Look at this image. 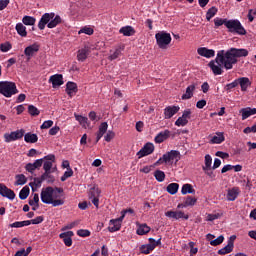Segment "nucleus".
<instances>
[{"mask_svg": "<svg viewBox=\"0 0 256 256\" xmlns=\"http://www.w3.org/2000/svg\"><path fill=\"white\" fill-rule=\"evenodd\" d=\"M249 50L245 48H230L228 50H220L217 52L216 58L209 62L208 67L214 75H223V68L226 71L233 69L237 65L238 59L247 57Z\"/></svg>", "mask_w": 256, "mask_h": 256, "instance_id": "obj_1", "label": "nucleus"}, {"mask_svg": "<svg viewBox=\"0 0 256 256\" xmlns=\"http://www.w3.org/2000/svg\"><path fill=\"white\" fill-rule=\"evenodd\" d=\"M63 193V188H53L51 186L42 189L40 199L45 205H52V207H61L65 205V199L61 198L60 195Z\"/></svg>", "mask_w": 256, "mask_h": 256, "instance_id": "obj_2", "label": "nucleus"}, {"mask_svg": "<svg viewBox=\"0 0 256 256\" xmlns=\"http://www.w3.org/2000/svg\"><path fill=\"white\" fill-rule=\"evenodd\" d=\"M62 21L63 19H61V16L55 15L54 12L44 13L38 23V29L43 31L46 25L48 29H55V27L58 26Z\"/></svg>", "mask_w": 256, "mask_h": 256, "instance_id": "obj_3", "label": "nucleus"}, {"mask_svg": "<svg viewBox=\"0 0 256 256\" xmlns=\"http://www.w3.org/2000/svg\"><path fill=\"white\" fill-rule=\"evenodd\" d=\"M181 153H179V151L177 150H171L165 154H163L162 157H160L155 163V167L159 166V165H172V163L175 161L177 163V161H179V159H181L180 157Z\"/></svg>", "mask_w": 256, "mask_h": 256, "instance_id": "obj_4", "label": "nucleus"}, {"mask_svg": "<svg viewBox=\"0 0 256 256\" xmlns=\"http://www.w3.org/2000/svg\"><path fill=\"white\" fill-rule=\"evenodd\" d=\"M17 93H19V90H17V85L15 84V82H0V94L4 97H13V95H17Z\"/></svg>", "mask_w": 256, "mask_h": 256, "instance_id": "obj_5", "label": "nucleus"}, {"mask_svg": "<svg viewBox=\"0 0 256 256\" xmlns=\"http://www.w3.org/2000/svg\"><path fill=\"white\" fill-rule=\"evenodd\" d=\"M226 28L229 33H233L234 35H247V30H245V27H243V24L239 20H228Z\"/></svg>", "mask_w": 256, "mask_h": 256, "instance_id": "obj_6", "label": "nucleus"}, {"mask_svg": "<svg viewBox=\"0 0 256 256\" xmlns=\"http://www.w3.org/2000/svg\"><path fill=\"white\" fill-rule=\"evenodd\" d=\"M155 39L160 49H167L171 44V34L164 31L156 33Z\"/></svg>", "mask_w": 256, "mask_h": 256, "instance_id": "obj_7", "label": "nucleus"}, {"mask_svg": "<svg viewBox=\"0 0 256 256\" xmlns=\"http://www.w3.org/2000/svg\"><path fill=\"white\" fill-rule=\"evenodd\" d=\"M124 219L125 212H121L120 218L110 220L108 231H110V233H115V231H119L121 229V223H123Z\"/></svg>", "mask_w": 256, "mask_h": 256, "instance_id": "obj_8", "label": "nucleus"}, {"mask_svg": "<svg viewBox=\"0 0 256 256\" xmlns=\"http://www.w3.org/2000/svg\"><path fill=\"white\" fill-rule=\"evenodd\" d=\"M23 135H25L24 130H16L11 133H5L4 139L6 143H11V141H17L18 139H23Z\"/></svg>", "mask_w": 256, "mask_h": 256, "instance_id": "obj_9", "label": "nucleus"}, {"mask_svg": "<svg viewBox=\"0 0 256 256\" xmlns=\"http://www.w3.org/2000/svg\"><path fill=\"white\" fill-rule=\"evenodd\" d=\"M153 151H155V145H153L151 142H148L137 152V157L138 159L147 157V155H151Z\"/></svg>", "mask_w": 256, "mask_h": 256, "instance_id": "obj_10", "label": "nucleus"}, {"mask_svg": "<svg viewBox=\"0 0 256 256\" xmlns=\"http://www.w3.org/2000/svg\"><path fill=\"white\" fill-rule=\"evenodd\" d=\"M189 119H191V110L186 109L184 110L182 116L176 120L175 122L176 127H185V125L189 123Z\"/></svg>", "mask_w": 256, "mask_h": 256, "instance_id": "obj_11", "label": "nucleus"}, {"mask_svg": "<svg viewBox=\"0 0 256 256\" xmlns=\"http://www.w3.org/2000/svg\"><path fill=\"white\" fill-rule=\"evenodd\" d=\"M39 44L34 43L24 49V55L27 57V61H31V57H33L36 53H39Z\"/></svg>", "mask_w": 256, "mask_h": 256, "instance_id": "obj_12", "label": "nucleus"}, {"mask_svg": "<svg viewBox=\"0 0 256 256\" xmlns=\"http://www.w3.org/2000/svg\"><path fill=\"white\" fill-rule=\"evenodd\" d=\"M165 217L175 219L176 221L179 219H189V215L185 214L183 211H167L165 212Z\"/></svg>", "mask_w": 256, "mask_h": 256, "instance_id": "obj_13", "label": "nucleus"}, {"mask_svg": "<svg viewBox=\"0 0 256 256\" xmlns=\"http://www.w3.org/2000/svg\"><path fill=\"white\" fill-rule=\"evenodd\" d=\"M0 195L2 197H6V199H10V201H13V199H15V192L9 189L4 184H0Z\"/></svg>", "mask_w": 256, "mask_h": 256, "instance_id": "obj_14", "label": "nucleus"}, {"mask_svg": "<svg viewBox=\"0 0 256 256\" xmlns=\"http://www.w3.org/2000/svg\"><path fill=\"white\" fill-rule=\"evenodd\" d=\"M89 53H91V48L89 46H84L83 48L77 51V61L83 63L89 57Z\"/></svg>", "mask_w": 256, "mask_h": 256, "instance_id": "obj_15", "label": "nucleus"}, {"mask_svg": "<svg viewBox=\"0 0 256 256\" xmlns=\"http://www.w3.org/2000/svg\"><path fill=\"white\" fill-rule=\"evenodd\" d=\"M148 241H149L148 244H144V245L140 246V252L143 255H149V253H151V251H153L155 249V239L149 238Z\"/></svg>", "mask_w": 256, "mask_h": 256, "instance_id": "obj_16", "label": "nucleus"}, {"mask_svg": "<svg viewBox=\"0 0 256 256\" xmlns=\"http://www.w3.org/2000/svg\"><path fill=\"white\" fill-rule=\"evenodd\" d=\"M44 164L43 169L45 172H51V169L53 168V163H55V155L50 154L44 157Z\"/></svg>", "mask_w": 256, "mask_h": 256, "instance_id": "obj_17", "label": "nucleus"}, {"mask_svg": "<svg viewBox=\"0 0 256 256\" xmlns=\"http://www.w3.org/2000/svg\"><path fill=\"white\" fill-rule=\"evenodd\" d=\"M73 235V231H67L59 234V237L60 239H63V243L66 245V247H71V245H73V239L71 238Z\"/></svg>", "mask_w": 256, "mask_h": 256, "instance_id": "obj_18", "label": "nucleus"}, {"mask_svg": "<svg viewBox=\"0 0 256 256\" xmlns=\"http://www.w3.org/2000/svg\"><path fill=\"white\" fill-rule=\"evenodd\" d=\"M197 53L198 55H200V57H205L206 59H211L212 57H215V50L205 47L198 48Z\"/></svg>", "mask_w": 256, "mask_h": 256, "instance_id": "obj_19", "label": "nucleus"}, {"mask_svg": "<svg viewBox=\"0 0 256 256\" xmlns=\"http://www.w3.org/2000/svg\"><path fill=\"white\" fill-rule=\"evenodd\" d=\"M179 106H168L164 109V119H171L174 115L179 113Z\"/></svg>", "mask_w": 256, "mask_h": 256, "instance_id": "obj_20", "label": "nucleus"}, {"mask_svg": "<svg viewBox=\"0 0 256 256\" xmlns=\"http://www.w3.org/2000/svg\"><path fill=\"white\" fill-rule=\"evenodd\" d=\"M169 137H171V131L164 130L155 136L154 141H155V143H158V144L163 143L164 141H167V139H169Z\"/></svg>", "mask_w": 256, "mask_h": 256, "instance_id": "obj_21", "label": "nucleus"}, {"mask_svg": "<svg viewBox=\"0 0 256 256\" xmlns=\"http://www.w3.org/2000/svg\"><path fill=\"white\" fill-rule=\"evenodd\" d=\"M239 193H241V190L239 187H233L231 189H228L226 199L227 201H235L237 197H239Z\"/></svg>", "mask_w": 256, "mask_h": 256, "instance_id": "obj_22", "label": "nucleus"}, {"mask_svg": "<svg viewBox=\"0 0 256 256\" xmlns=\"http://www.w3.org/2000/svg\"><path fill=\"white\" fill-rule=\"evenodd\" d=\"M74 117L76 121L80 123L81 127H83L84 129H91V122H89V118L78 114H74Z\"/></svg>", "mask_w": 256, "mask_h": 256, "instance_id": "obj_23", "label": "nucleus"}, {"mask_svg": "<svg viewBox=\"0 0 256 256\" xmlns=\"http://www.w3.org/2000/svg\"><path fill=\"white\" fill-rule=\"evenodd\" d=\"M237 80L238 85H240L241 91L245 92L249 87H251V80L247 77H240Z\"/></svg>", "mask_w": 256, "mask_h": 256, "instance_id": "obj_24", "label": "nucleus"}, {"mask_svg": "<svg viewBox=\"0 0 256 256\" xmlns=\"http://www.w3.org/2000/svg\"><path fill=\"white\" fill-rule=\"evenodd\" d=\"M99 195H101V190L99 188H93L90 199H92V203L96 209H99Z\"/></svg>", "mask_w": 256, "mask_h": 256, "instance_id": "obj_25", "label": "nucleus"}, {"mask_svg": "<svg viewBox=\"0 0 256 256\" xmlns=\"http://www.w3.org/2000/svg\"><path fill=\"white\" fill-rule=\"evenodd\" d=\"M49 83H52V87H61L63 85V75L55 74L52 75L49 79Z\"/></svg>", "mask_w": 256, "mask_h": 256, "instance_id": "obj_26", "label": "nucleus"}, {"mask_svg": "<svg viewBox=\"0 0 256 256\" xmlns=\"http://www.w3.org/2000/svg\"><path fill=\"white\" fill-rule=\"evenodd\" d=\"M107 129H109V124H107V122H103L100 124L99 130H98L97 136H96V143H99V141L101 140L103 135H105L107 133Z\"/></svg>", "mask_w": 256, "mask_h": 256, "instance_id": "obj_27", "label": "nucleus"}, {"mask_svg": "<svg viewBox=\"0 0 256 256\" xmlns=\"http://www.w3.org/2000/svg\"><path fill=\"white\" fill-rule=\"evenodd\" d=\"M223 141H225V135L223 132H216V134L210 139L211 145H220Z\"/></svg>", "mask_w": 256, "mask_h": 256, "instance_id": "obj_28", "label": "nucleus"}, {"mask_svg": "<svg viewBox=\"0 0 256 256\" xmlns=\"http://www.w3.org/2000/svg\"><path fill=\"white\" fill-rule=\"evenodd\" d=\"M197 85L196 84H191L186 88V92L182 95L181 99L183 101H187L188 99H191L193 97V93H195Z\"/></svg>", "mask_w": 256, "mask_h": 256, "instance_id": "obj_29", "label": "nucleus"}, {"mask_svg": "<svg viewBox=\"0 0 256 256\" xmlns=\"http://www.w3.org/2000/svg\"><path fill=\"white\" fill-rule=\"evenodd\" d=\"M240 113H242V121H245V119H249L251 115H256V108H251V107L242 108L240 110Z\"/></svg>", "mask_w": 256, "mask_h": 256, "instance_id": "obj_30", "label": "nucleus"}, {"mask_svg": "<svg viewBox=\"0 0 256 256\" xmlns=\"http://www.w3.org/2000/svg\"><path fill=\"white\" fill-rule=\"evenodd\" d=\"M77 84L75 82H67L66 84V93L69 97H73L77 94Z\"/></svg>", "mask_w": 256, "mask_h": 256, "instance_id": "obj_31", "label": "nucleus"}, {"mask_svg": "<svg viewBox=\"0 0 256 256\" xmlns=\"http://www.w3.org/2000/svg\"><path fill=\"white\" fill-rule=\"evenodd\" d=\"M119 33L124 35V37H132V35H135V28L133 26H124L120 28Z\"/></svg>", "mask_w": 256, "mask_h": 256, "instance_id": "obj_32", "label": "nucleus"}, {"mask_svg": "<svg viewBox=\"0 0 256 256\" xmlns=\"http://www.w3.org/2000/svg\"><path fill=\"white\" fill-rule=\"evenodd\" d=\"M233 240L229 239L228 244L222 249L218 250V255H227L233 251Z\"/></svg>", "mask_w": 256, "mask_h": 256, "instance_id": "obj_33", "label": "nucleus"}, {"mask_svg": "<svg viewBox=\"0 0 256 256\" xmlns=\"http://www.w3.org/2000/svg\"><path fill=\"white\" fill-rule=\"evenodd\" d=\"M24 141L26 143H37V141H39V137L37 136V134L28 132L24 135Z\"/></svg>", "mask_w": 256, "mask_h": 256, "instance_id": "obj_34", "label": "nucleus"}, {"mask_svg": "<svg viewBox=\"0 0 256 256\" xmlns=\"http://www.w3.org/2000/svg\"><path fill=\"white\" fill-rule=\"evenodd\" d=\"M15 29L20 37H27V27L23 23H17Z\"/></svg>", "mask_w": 256, "mask_h": 256, "instance_id": "obj_35", "label": "nucleus"}, {"mask_svg": "<svg viewBox=\"0 0 256 256\" xmlns=\"http://www.w3.org/2000/svg\"><path fill=\"white\" fill-rule=\"evenodd\" d=\"M31 225V221L25 220V221H20V222H14L9 225L11 228L19 229L21 227H29Z\"/></svg>", "mask_w": 256, "mask_h": 256, "instance_id": "obj_36", "label": "nucleus"}, {"mask_svg": "<svg viewBox=\"0 0 256 256\" xmlns=\"http://www.w3.org/2000/svg\"><path fill=\"white\" fill-rule=\"evenodd\" d=\"M151 231V227H149L147 224H141L139 225L136 233L137 235H147Z\"/></svg>", "mask_w": 256, "mask_h": 256, "instance_id": "obj_37", "label": "nucleus"}, {"mask_svg": "<svg viewBox=\"0 0 256 256\" xmlns=\"http://www.w3.org/2000/svg\"><path fill=\"white\" fill-rule=\"evenodd\" d=\"M167 193L170 195H176L177 191H179L178 183H170L166 188Z\"/></svg>", "mask_w": 256, "mask_h": 256, "instance_id": "obj_38", "label": "nucleus"}, {"mask_svg": "<svg viewBox=\"0 0 256 256\" xmlns=\"http://www.w3.org/2000/svg\"><path fill=\"white\" fill-rule=\"evenodd\" d=\"M121 57V48H116L115 50H110V55L108 56L109 61H115Z\"/></svg>", "mask_w": 256, "mask_h": 256, "instance_id": "obj_39", "label": "nucleus"}, {"mask_svg": "<svg viewBox=\"0 0 256 256\" xmlns=\"http://www.w3.org/2000/svg\"><path fill=\"white\" fill-rule=\"evenodd\" d=\"M15 183L14 185L19 186V185H25L27 183V177L24 174H18L15 176Z\"/></svg>", "mask_w": 256, "mask_h": 256, "instance_id": "obj_40", "label": "nucleus"}, {"mask_svg": "<svg viewBox=\"0 0 256 256\" xmlns=\"http://www.w3.org/2000/svg\"><path fill=\"white\" fill-rule=\"evenodd\" d=\"M182 195H187V193L195 194V189L191 184H184L181 189Z\"/></svg>", "mask_w": 256, "mask_h": 256, "instance_id": "obj_41", "label": "nucleus"}, {"mask_svg": "<svg viewBox=\"0 0 256 256\" xmlns=\"http://www.w3.org/2000/svg\"><path fill=\"white\" fill-rule=\"evenodd\" d=\"M211 165H213V158L211 155L206 154L204 157V166H202V169H211Z\"/></svg>", "mask_w": 256, "mask_h": 256, "instance_id": "obj_42", "label": "nucleus"}, {"mask_svg": "<svg viewBox=\"0 0 256 256\" xmlns=\"http://www.w3.org/2000/svg\"><path fill=\"white\" fill-rule=\"evenodd\" d=\"M37 19H35V17H32V16H24L22 18V23H24L25 25H28V26H33L35 25Z\"/></svg>", "mask_w": 256, "mask_h": 256, "instance_id": "obj_43", "label": "nucleus"}, {"mask_svg": "<svg viewBox=\"0 0 256 256\" xmlns=\"http://www.w3.org/2000/svg\"><path fill=\"white\" fill-rule=\"evenodd\" d=\"M217 11H218V9H217V7H215V6H212L210 9H208V11H207V13H206V19H207V21H211V19H213V17H214L215 15H217Z\"/></svg>", "mask_w": 256, "mask_h": 256, "instance_id": "obj_44", "label": "nucleus"}, {"mask_svg": "<svg viewBox=\"0 0 256 256\" xmlns=\"http://www.w3.org/2000/svg\"><path fill=\"white\" fill-rule=\"evenodd\" d=\"M154 177L156 181H158V183H163V181H165V172L161 170H156L154 172Z\"/></svg>", "mask_w": 256, "mask_h": 256, "instance_id": "obj_45", "label": "nucleus"}, {"mask_svg": "<svg viewBox=\"0 0 256 256\" xmlns=\"http://www.w3.org/2000/svg\"><path fill=\"white\" fill-rule=\"evenodd\" d=\"M29 193H30L29 186H24V187L21 189L20 193H19L20 199H22V201L25 200V199H27V198L29 197Z\"/></svg>", "mask_w": 256, "mask_h": 256, "instance_id": "obj_46", "label": "nucleus"}, {"mask_svg": "<svg viewBox=\"0 0 256 256\" xmlns=\"http://www.w3.org/2000/svg\"><path fill=\"white\" fill-rule=\"evenodd\" d=\"M42 181H47V183H54L55 177L51 175V172H45L42 174Z\"/></svg>", "mask_w": 256, "mask_h": 256, "instance_id": "obj_47", "label": "nucleus"}, {"mask_svg": "<svg viewBox=\"0 0 256 256\" xmlns=\"http://www.w3.org/2000/svg\"><path fill=\"white\" fill-rule=\"evenodd\" d=\"M28 113L29 115H31V117H37L39 113H41V111H39V109H37V107H35L34 105H29Z\"/></svg>", "mask_w": 256, "mask_h": 256, "instance_id": "obj_48", "label": "nucleus"}, {"mask_svg": "<svg viewBox=\"0 0 256 256\" xmlns=\"http://www.w3.org/2000/svg\"><path fill=\"white\" fill-rule=\"evenodd\" d=\"M82 33H84L85 35H93V33H95V30H93V28L91 27L85 26L78 31V35H81Z\"/></svg>", "mask_w": 256, "mask_h": 256, "instance_id": "obj_49", "label": "nucleus"}, {"mask_svg": "<svg viewBox=\"0 0 256 256\" xmlns=\"http://www.w3.org/2000/svg\"><path fill=\"white\" fill-rule=\"evenodd\" d=\"M184 203H185L186 207H193L197 203V198L188 196L185 198Z\"/></svg>", "mask_w": 256, "mask_h": 256, "instance_id": "obj_50", "label": "nucleus"}, {"mask_svg": "<svg viewBox=\"0 0 256 256\" xmlns=\"http://www.w3.org/2000/svg\"><path fill=\"white\" fill-rule=\"evenodd\" d=\"M43 176L40 178H35L34 182L30 183V187H32V191H35V186L36 187H41V184L43 183Z\"/></svg>", "mask_w": 256, "mask_h": 256, "instance_id": "obj_51", "label": "nucleus"}, {"mask_svg": "<svg viewBox=\"0 0 256 256\" xmlns=\"http://www.w3.org/2000/svg\"><path fill=\"white\" fill-rule=\"evenodd\" d=\"M229 20L227 19H222V18H215L214 19V25L215 27H221V25H225V27H227V23H228Z\"/></svg>", "mask_w": 256, "mask_h": 256, "instance_id": "obj_52", "label": "nucleus"}, {"mask_svg": "<svg viewBox=\"0 0 256 256\" xmlns=\"http://www.w3.org/2000/svg\"><path fill=\"white\" fill-rule=\"evenodd\" d=\"M223 241H225V237H223V235H220L216 239L211 240L210 245H212V247H217V245H221V243H223Z\"/></svg>", "mask_w": 256, "mask_h": 256, "instance_id": "obj_53", "label": "nucleus"}, {"mask_svg": "<svg viewBox=\"0 0 256 256\" xmlns=\"http://www.w3.org/2000/svg\"><path fill=\"white\" fill-rule=\"evenodd\" d=\"M69 177H73V169L68 168L67 171L64 172L63 176L61 177V181H67Z\"/></svg>", "mask_w": 256, "mask_h": 256, "instance_id": "obj_54", "label": "nucleus"}, {"mask_svg": "<svg viewBox=\"0 0 256 256\" xmlns=\"http://www.w3.org/2000/svg\"><path fill=\"white\" fill-rule=\"evenodd\" d=\"M11 48L12 46L9 42H5L0 45V51H2V53H7L8 51H11Z\"/></svg>", "mask_w": 256, "mask_h": 256, "instance_id": "obj_55", "label": "nucleus"}, {"mask_svg": "<svg viewBox=\"0 0 256 256\" xmlns=\"http://www.w3.org/2000/svg\"><path fill=\"white\" fill-rule=\"evenodd\" d=\"M213 167H210V168H202V170L204 171V173L206 175H208V177L210 179H215V172H213Z\"/></svg>", "mask_w": 256, "mask_h": 256, "instance_id": "obj_56", "label": "nucleus"}, {"mask_svg": "<svg viewBox=\"0 0 256 256\" xmlns=\"http://www.w3.org/2000/svg\"><path fill=\"white\" fill-rule=\"evenodd\" d=\"M29 205L30 206L36 205V207H39V194L33 195V199L29 200Z\"/></svg>", "mask_w": 256, "mask_h": 256, "instance_id": "obj_57", "label": "nucleus"}, {"mask_svg": "<svg viewBox=\"0 0 256 256\" xmlns=\"http://www.w3.org/2000/svg\"><path fill=\"white\" fill-rule=\"evenodd\" d=\"M77 235L79 237H89L91 235V231L85 230V229H80L77 231Z\"/></svg>", "mask_w": 256, "mask_h": 256, "instance_id": "obj_58", "label": "nucleus"}, {"mask_svg": "<svg viewBox=\"0 0 256 256\" xmlns=\"http://www.w3.org/2000/svg\"><path fill=\"white\" fill-rule=\"evenodd\" d=\"M51 127H53V120H46L40 126V129H51Z\"/></svg>", "mask_w": 256, "mask_h": 256, "instance_id": "obj_59", "label": "nucleus"}, {"mask_svg": "<svg viewBox=\"0 0 256 256\" xmlns=\"http://www.w3.org/2000/svg\"><path fill=\"white\" fill-rule=\"evenodd\" d=\"M104 139L107 141V143H109L112 139H115V132L109 130L104 136Z\"/></svg>", "mask_w": 256, "mask_h": 256, "instance_id": "obj_60", "label": "nucleus"}, {"mask_svg": "<svg viewBox=\"0 0 256 256\" xmlns=\"http://www.w3.org/2000/svg\"><path fill=\"white\" fill-rule=\"evenodd\" d=\"M190 247V256L197 255V252L199 251L198 248H195V242H189Z\"/></svg>", "mask_w": 256, "mask_h": 256, "instance_id": "obj_61", "label": "nucleus"}, {"mask_svg": "<svg viewBox=\"0 0 256 256\" xmlns=\"http://www.w3.org/2000/svg\"><path fill=\"white\" fill-rule=\"evenodd\" d=\"M256 17V9H250L248 12V20L250 21V23H253V21L255 20Z\"/></svg>", "mask_w": 256, "mask_h": 256, "instance_id": "obj_62", "label": "nucleus"}, {"mask_svg": "<svg viewBox=\"0 0 256 256\" xmlns=\"http://www.w3.org/2000/svg\"><path fill=\"white\" fill-rule=\"evenodd\" d=\"M237 85H239V84H238L237 79H236L232 83L226 84L225 90L226 91H231V89H235V87H237Z\"/></svg>", "mask_w": 256, "mask_h": 256, "instance_id": "obj_63", "label": "nucleus"}, {"mask_svg": "<svg viewBox=\"0 0 256 256\" xmlns=\"http://www.w3.org/2000/svg\"><path fill=\"white\" fill-rule=\"evenodd\" d=\"M61 131V128L59 126H54L49 130V135H57Z\"/></svg>", "mask_w": 256, "mask_h": 256, "instance_id": "obj_64", "label": "nucleus"}]
</instances>
